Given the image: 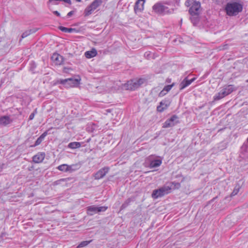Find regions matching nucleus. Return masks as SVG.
<instances>
[{
    "instance_id": "f257e3e1",
    "label": "nucleus",
    "mask_w": 248,
    "mask_h": 248,
    "mask_svg": "<svg viewBox=\"0 0 248 248\" xmlns=\"http://www.w3.org/2000/svg\"><path fill=\"white\" fill-rule=\"evenodd\" d=\"M185 5L190 7L188 11L191 16V21L194 25H197L199 22V10L201 8V2L197 0H187Z\"/></svg>"
},
{
    "instance_id": "f03ea898",
    "label": "nucleus",
    "mask_w": 248,
    "mask_h": 248,
    "mask_svg": "<svg viewBox=\"0 0 248 248\" xmlns=\"http://www.w3.org/2000/svg\"><path fill=\"white\" fill-rule=\"evenodd\" d=\"M228 1L226 4L224 10L226 15L229 16L238 15L242 12L243 5L240 2L239 0H226Z\"/></svg>"
},
{
    "instance_id": "7ed1b4c3",
    "label": "nucleus",
    "mask_w": 248,
    "mask_h": 248,
    "mask_svg": "<svg viewBox=\"0 0 248 248\" xmlns=\"http://www.w3.org/2000/svg\"><path fill=\"white\" fill-rule=\"evenodd\" d=\"M153 11L159 15H165L172 14V9L169 10L164 3V1H159L155 3L152 6Z\"/></svg>"
},
{
    "instance_id": "20e7f679",
    "label": "nucleus",
    "mask_w": 248,
    "mask_h": 248,
    "mask_svg": "<svg viewBox=\"0 0 248 248\" xmlns=\"http://www.w3.org/2000/svg\"><path fill=\"white\" fill-rule=\"evenodd\" d=\"M80 79L68 78L66 79H58L55 81L54 85L62 84L66 88L74 87L78 86Z\"/></svg>"
},
{
    "instance_id": "39448f33",
    "label": "nucleus",
    "mask_w": 248,
    "mask_h": 248,
    "mask_svg": "<svg viewBox=\"0 0 248 248\" xmlns=\"http://www.w3.org/2000/svg\"><path fill=\"white\" fill-rule=\"evenodd\" d=\"M171 190V186H164L159 189L154 190L152 194V197L155 199L162 197L170 193Z\"/></svg>"
},
{
    "instance_id": "423d86ee",
    "label": "nucleus",
    "mask_w": 248,
    "mask_h": 248,
    "mask_svg": "<svg viewBox=\"0 0 248 248\" xmlns=\"http://www.w3.org/2000/svg\"><path fill=\"white\" fill-rule=\"evenodd\" d=\"M102 3V0H94L89 6H88L84 10V15L85 16H88L92 14L97 7H98Z\"/></svg>"
},
{
    "instance_id": "0eeeda50",
    "label": "nucleus",
    "mask_w": 248,
    "mask_h": 248,
    "mask_svg": "<svg viewBox=\"0 0 248 248\" xmlns=\"http://www.w3.org/2000/svg\"><path fill=\"white\" fill-rule=\"evenodd\" d=\"M179 123L178 117L176 115H173L170 119H167L163 124V128L171 127Z\"/></svg>"
},
{
    "instance_id": "6e6552de",
    "label": "nucleus",
    "mask_w": 248,
    "mask_h": 248,
    "mask_svg": "<svg viewBox=\"0 0 248 248\" xmlns=\"http://www.w3.org/2000/svg\"><path fill=\"white\" fill-rule=\"evenodd\" d=\"M180 0H167L164 1V3L165 6H167L169 10L172 9V14L180 6Z\"/></svg>"
},
{
    "instance_id": "1a4fd4ad",
    "label": "nucleus",
    "mask_w": 248,
    "mask_h": 248,
    "mask_svg": "<svg viewBox=\"0 0 248 248\" xmlns=\"http://www.w3.org/2000/svg\"><path fill=\"white\" fill-rule=\"evenodd\" d=\"M109 170L108 167H104L98 170L94 174V177L95 180H99L103 178Z\"/></svg>"
},
{
    "instance_id": "9d476101",
    "label": "nucleus",
    "mask_w": 248,
    "mask_h": 248,
    "mask_svg": "<svg viewBox=\"0 0 248 248\" xmlns=\"http://www.w3.org/2000/svg\"><path fill=\"white\" fill-rule=\"evenodd\" d=\"M236 90L237 88L234 85L230 84L224 86L221 89V91L223 92V94L226 96Z\"/></svg>"
},
{
    "instance_id": "9b49d317",
    "label": "nucleus",
    "mask_w": 248,
    "mask_h": 248,
    "mask_svg": "<svg viewBox=\"0 0 248 248\" xmlns=\"http://www.w3.org/2000/svg\"><path fill=\"white\" fill-rule=\"evenodd\" d=\"M170 102L169 99H164L161 101L159 105L157 107L156 110L159 112H162L170 105Z\"/></svg>"
},
{
    "instance_id": "f8f14e48",
    "label": "nucleus",
    "mask_w": 248,
    "mask_h": 248,
    "mask_svg": "<svg viewBox=\"0 0 248 248\" xmlns=\"http://www.w3.org/2000/svg\"><path fill=\"white\" fill-rule=\"evenodd\" d=\"M53 127L50 128L48 130L45 131L35 141V143L33 145H31L30 146V147H35L39 145H40L42 141L44 140L45 138L48 134V132Z\"/></svg>"
},
{
    "instance_id": "ddd939ff",
    "label": "nucleus",
    "mask_w": 248,
    "mask_h": 248,
    "mask_svg": "<svg viewBox=\"0 0 248 248\" xmlns=\"http://www.w3.org/2000/svg\"><path fill=\"white\" fill-rule=\"evenodd\" d=\"M145 0H138L134 5V11L136 13L141 12L144 9Z\"/></svg>"
},
{
    "instance_id": "4468645a",
    "label": "nucleus",
    "mask_w": 248,
    "mask_h": 248,
    "mask_svg": "<svg viewBox=\"0 0 248 248\" xmlns=\"http://www.w3.org/2000/svg\"><path fill=\"white\" fill-rule=\"evenodd\" d=\"M46 156L44 152H39L32 157V161L35 163H40L43 162Z\"/></svg>"
},
{
    "instance_id": "2eb2a0df",
    "label": "nucleus",
    "mask_w": 248,
    "mask_h": 248,
    "mask_svg": "<svg viewBox=\"0 0 248 248\" xmlns=\"http://www.w3.org/2000/svg\"><path fill=\"white\" fill-rule=\"evenodd\" d=\"M196 79V78H193L191 79H188V77L185 78V79L180 84V90H182L186 87L188 86Z\"/></svg>"
},
{
    "instance_id": "dca6fc26",
    "label": "nucleus",
    "mask_w": 248,
    "mask_h": 248,
    "mask_svg": "<svg viewBox=\"0 0 248 248\" xmlns=\"http://www.w3.org/2000/svg\"><path fill=\"white\" fill-rule=\"evenodd\" d=\"M51 59L57 65H61L63 62V57L57 53H54L51 56Z\"/></svg>"
},
{
    "instance_id": "f3484780",
    "label": "nucleus",
    "mask_w": 248,
    "mask_h": 248,
    "mask_svg": "<svg viewBox=\"0 0 248 248\" xmlns=\"http://www.w3.org/2000/svg\"><path fill=\"white\" fill-rule=\"evenodd\" d=\"M13 120L9 116H2L0 117V125L2 126H6L12 123Z\"/></svg>"
},
{
    "instance_id": "a211bd4d",
    "label": "nucleus",
    "mask_w": 248,
    "mask_h": 248,
    "mask_svg": "<svg viewBox=\"0 0 248 248\" xmlns=\"http://www.w3.org/2000/svg\"><path fill=\"white\" fill-rule=\"evenodd\" d=\"M136 81V79H133L127 82L126 84L128 90H135L139 87Z\"/></svg>"
},
{
    "instance_id": "6ab92c4d",
    "label": "nucleus",
    "mask_w": 248,
    "mask_h": 248,
    "mask_svg": "<svg viewBox=\"0 0 248 248\" xmlns=\"http://www.w3.org/2000/svg\"><path fill=\"white\" fill-rule=\"evenodd\" d=\"M136 200L135 197L133 196L128 198L125 202L122 204L120 207V211L123 210L126 208L128 205H129L132 202H134Z\"/></svg>"
},
{
    "instance_id": "aec40b11",
    "label": "nucleus",
    "mask_w": 248,
    "mask_h": 248,
    "mask_svg": "<svg viewBox=\"0 0 248 248\" xmlns=\"http://www.w3.org/2000/svg\"><path fill=\"white\" fill-rule=\"evenodd\" d=\"M162 163V159H155L152 160L150 162L149 167L150 168H155L158 167L161 165Z\"/></svg>"
},
{
    "instance_id": "412c9836",
    "label": "nucleus",
    "mask_w": 248,
    "mask_h": 248,
    "mask_svg": "<svg viewBox=\"0 0 248 248\" xmlns=\"http://www.w3.org/2000/svg\"><path fill=\"white\" fill-rule=\"evenodd\" d=\"M81 167L79 163L73 164L71 165H68V172L71 173L78 170Z\"/></svg>"
},
{
    "instance_id": "4be33fe9",
    "label": "nucleus",
    "mask_w": 248,
    "mask_h": 248,
    "mask_svg": "<svg viewBox=\"0 0 248 248\" xmlns=\"http://www.w3.org/2000/svg\"><path fill=\"white\" fill-rule=\"evenodd\" d=\"M88 214L90 215H93L97 213V206L95 205H91L87 207Z\"/></svg>"
},
{
    "instance_id": "5701e85b",
    "label": "nucleus",
    "mask_w": 248,
    "mask_h": 248,
    "mask_svg": "<svg viewBox=\"0 0 248 248\" xmlns=\"http://www.w3.org/2000/svg\"><path fill=\"white\" fill-rule=\"evenodd\" d=\"M97 53L95 49L93 48L91 51H87L85 53V56L87 58L90 59L95 57Z\"/></svg>"
},
{
    "instance_id": "b1692460",
    "label": "nucleus",
    "mask_w": 248,
    "mask_h": 248,
    "mask_svg": "<svg viewBox=\"0 0 248 248\" xmlns=\"http://www.w3.org/2000/svg\"><path fill=\"white\" fill-rule=\"evenodd\" d=\"M58 29L64 32L71 33L73 32H78V31L75 28H68L63 26H59Z\"/></svg>"
},
{
    "instance_id": "393cba45",
    "label": "nucleus",
    "mask_w": 248,
    "mask_h": 248,
    "mask_svg": "<svg viewBox=\"0 0 248 248\" xmlns=\"http://www.w3.org/2000/svg\"><path fill=\"white\" fill-rule=\"evenodd\" d=\"M81 143L79 142H71L69 143L67 147L71 149H76L81 147Z\"/></svg>"
},
{
    "instance_id": "a878e982",
    "label": "nucleus",
    "mask_w": 248,
    "mask_h": 248,
    "mask_svg": "<svg viewBox=\"0 0 248 248\" xmlns=\"http://www.w3.org/2000/svg\"><path fill=\"white\" fill-rule=\"evenodd\" d=\"M222 94L223 93L221 90L219 93L216 94L213 97V101H218L225 97V96Z\"/></svg>"
},
{
    "instance_id": "bb28decb",
    "label": "nucleus",
    "mask_w": 248,
    "mask_h": 248,
    "mask_svg": "<svg viewBox=\"0 0 248 248\" xmlns=\"http://www.w3.org/2000/svg\"><path fill=\"white\" fill-rule=\"evenodd\" d=\"M36 66L37 65L34 61H31L30 63L29 70L32 74H35L36 73L35 69H36Z\"/></svg>"
},
{
    "instance_id": "cd10ccee",
    "label": "nucleus",
    "mask_w": 248,
    "mask_h": 248,
    "mask_svg": "<svg viewBox=\"0 0 248 248\" xmlns=\"http://www.w3.org/2000/svg\"><path fill=\"white\" fill-rule=\"evenodd\" d=\"M67 168H68V165L66 164H63L59 165L57 168V169L60 171L67 172L68 171Z\"/></svg>"
},
{
    "instance_id": "c85d7f7f",
    "label": "nucleus",
    "mask_w": 248,
    "mask_h": 248,
    "mask_svg": "<svg viewBox=\"0 0 248 248\" xmlns=\"http://www.w3.org/2000/svg\"><path fill=\"white\" fill-rule=\"evenodd\" d=\"M37 30L31 29L28 31H26L22 34L21 37L22 38H24L29 36V35H30L31 34L35 32Z\"/></svg>"
},
{
    "instance_id": "c756f323",
    "label": "nucleus",
    "mask_w": 248,
    "mask_h": 248,
    "mask_svg": "<svg viewBox=\"0 0 248 248\" xmlns=\"http://www.w3.org/2000/svg\"><path fill=\"white\" fill-rule=\"evenodd\" d=\"M93 240H90L89 241H83L81 242L77 246L78 248L84 247L92 242Z\"/></svg>"
},
{
    "instance_id": "7c9ffc66",
    "label": "nucleus",
    "mask_w": 248,
    "mask_h": 248,
    "mask_svg": "<svg viewBox=\"0 0 248 248\" xmlns=\"http://www.w3.org/2000/svg\"><path fill=\"white\" fill-rule=\"evenodd\" d=\"M241 150L242 152H248V142L243 143L241 146Z\"/></svg>"
},
{
    "instance_id": "2f4dec72",
    "label": "nucleus",
    "mask_w": 248,
    "mask_h": 248,
    "mask_svg": "<svg viewBox=\"0 0 248 248\" xmlns=\"http://www.w3.org/2000/svg\"><path fill=\"white\" fill-rule=\"evenodd\" d=\"M174 85H175V83H173L172 84H171L170 85H166L164 87L163 90L165 92L168 93L171 89V88L174 86Z\"/></svg>"
},
{
    "instance_id": "473e14b6",
    "label": "nucleus",
    "mask_w": 248,
    "mask_h": 248,
    "mask_svg": "<svg viewBox=\"0 0 248 248\" xmlns=\"http://www.w3.org/2000/svg\"><path fill=\"white\" fill-rule=\"evenodd\" d=\"M239 189H240V186H236L234 187L233 191L231 194V196L232 197V196H234L235 195H236L238 193V192L239 191Z\"/></svg>"
},
{
    "instance_id": "72a5a7b5",
    "label": "nucleus",
    "mask_w": 248,
    "mask_h": 248,
    "mask_svg": "<svg viewBox=\"0 0 248 248\" xmlns=\"http://www.w3.org/2000/svg\"><path fill=\"white\" fill-rule=\"evenodd\" d=\"M108 209V206H100L98 207L97 206V213L101 212H105Z\"/></svg>"
},
{
    "instance_id": "f704fd0d",
    "label": "nucleus",
    "mask_w": 248,
    "mask_h": 248,
    "mask_svg": "<svg viewBox=\"0 0 248 248\" xmlns=\"http://www.w3.org/2000/svg\"><path fill=\"white\" fill-rule=\"evenodd\" d=\"M37 108H36L33 112H32L29 116V120H32L34 117L35 115L37 113Z\"/></svg>"
},
{
    "instance_id": "c9c22d12",
    "label": "nucleus",
    "mask_w": 248,
    "mask_h": 248,
    "mask_svg": "<svg viewBox=\"0 0 248 248\" xmlns=\"http://www.w3.org/2000/svg\"><path fill=\"white\" fill-rule=\"evenodd\" d=\"M171 184L176 189H178L181 187V184L178 182H172Z\"/></svg>"
},
{
    "instance_id": "e433bc0d",
    "label": "nucleus",
    "mask_w": 248,
    "mask_h": 248,
    "mask_svg": "<svg viewBox=\"0 0 248 248\" xmlns=\"http://www.w3.org/2000/svg\"><path fill=\"white\" fill-rule=\"evenodd\" d=\"M66 180V179H64V178L60 179L57 181H55L54 182V185H60L62 182H64V181H65Z\"/></svg>"
},
{
    "instance_id": "4c0bfd02",
    "label": "nucleus",
    "mask_w": 248,
    "mask_h": 248,
    "mask_svg": "<svg viewBox=\"0 0 248 248\" xmlns=\"http://www.w3.org/2000/svg\"><path fill=\"white\" fill-rule=\"evenodd\" d=\"M138 84L139 87H140L141 84H142L144 82V79L142 78L136 79V81Z\"/></svg>"
},
{
    "instance_id": "58836bf2",
    "label": "nucleus",
    "mask_w": 248,
    "mask_h": 248,
    "mask_svg": "<svg viewBox=\"0 0 248 248\" xmlns=\"http://www.w3.org/2000/svg\"><path fill=\"white\" fill-rule=\"evenodd\" d=\"M167 93L165 92L163 89L158 94L159 97L164 96Z\"/></svg>"
},
{
    "instance_id": "ea45409f",
    "label": "nucleus",
    "mask_w": 248,
    "mask_h": 248,
    "mask_svg": "<svg viewBox=\"0 0 248 248\" xmlns=\"http://www.w3.org/2000/svg\"><path fill=\"white\" fill-rule=\"evenodd\" d=\"M74 13H75L74 11H71L69 12L67 14V15L66 16V17H69L71 16Z\"/></svg>"
},
{
    "instance_id": "a19ab883",
    "label": "nucleus",
    "mask_w": 248,
    "mask_h": 248,
    "mask_svg": "<svg viewBox=\"0 0 248 248\" xmlns=\"http://www.w3.org/2000/svg\"><path fill=\"white\" fill-rule=\"evenodd\" d=\"M53 13L55 15L57 16H59V17H60V16H61V14H60V13L58 11H53Z\"/></svg>"
},
{
    "instance_id": "79ce46f5",
    "label": "nucleus",
    "mask_w": 248,
    "mask_h": 248,
    "mask_svg": "<svg viewBox=\"0 0 248 248\" xmlns=\"http://www.w3.org/2000/svg\"><path fill=\"white\" fill-rule=\"evenodd\" d=\"M62 1H64L65 3H67L70 5L71 4V0H62Z\"/></svg>"
},
{
    "instance_id": "37998d69",
    "label": "nucleus",
    "mask_w": 248,
    "mask_h": 248,
    "mask_svg": "<svg viewBox=\"0 0 248 248\" xmlns=\"http://www.w3.org/2000/svg\"><path fill=\"white\" fill-rule=\"evenodd\" d=\"M4 166V164L0 163V172H1Z\"/></svg>"
},
{
    "instance_id": "c03bdc74",
    "label": "nucleus",
    "mask_w": 248,
    "mask_h": 248,
    "mask_svg": "<svg viewBox=\"0 0 248 248\" xmlns=\"http://www.w3.org/2000/svg\"><path fill=\"white\" fill-rule=\"evenodd\" d=\"M171 79L170 78H168L167 79H166V82H168V83H170L171 82Z\"/></svg>"
},
{
    "instance_id": "a18cd8bd",
    "label": "nucleus",
    "mask_w": 248,
    "mask_h": 248,
    "mask_svg": "<svg viewBox=\"0 0 248 248\" xmlns=\"http://www.w3.org/2000/svg\"><path fill=\"white\" fill-rule=\"evenodd\" d=\"M150 54L148 52H146L144 54V56L146 57H149Z\"/></svg>"
},
{
    "instance_id": "49530a36",
    "label": "nucleus",
    "mask_w": 248,
    "mask_h": 248,
    "mask_svg": "<svg viewBox=\"0 0 248 248\" xmlns=\"http://www.w3.org/2000/svg\"><path fill=\"white\" fill-rule=\"evenodd\" d=\"M53 1H62V0H49L48 1L49 2H52Z\"/></svg>"
},
{
    "instance_id": "de8ad7c7",
    "label": "nucleus",
    "mask_w": 248,
    "mask_h": 248,
    "mask_svg": "<svg viewBox=\"0 0 248 248\" xmlns=\"http://www.w3.org/2000/svg\"><path fill=\"white\" fill-rule=\"evenodd\" d=\"M2 41V38L0 37V43Z\"/></svg>"
},
{
    "instance_id": "09e8293b",
    "label": "nucleus",
    "mask_w": 248,
    "mask_h": 248,
    "mask_svg": "<svg viewBox=\"0 0 248 248\" xmlns=\"http://www.w3.org/2000/svg\"><path fill=\"white\" fill-rule=\"evenodd\" d=\"M76 0L78 2H80L81 1V0Z\"/></svg>"
},
{
    "instance_id": "8fccbe9b",
    "label": "nucleus",
    "mask_w": 248,
    "mask_h": 248,
    "mask_svg": "<svg viewBox=\"0 0 248 248\" xmlns=\"http://www.w3.org/2000/svg\"><path fill=\"white\" fill-rule=\"evenodd\" d=\"M217 197H215V198H214L212 199V201H214L215 199H217Z\"/></svg>"
},
{
    "instance_id": "3c124183",
    "label": "nucleus",
    "mask_w": 248,
    "mask_h": 248,
    "mask_svg": "<svg viewBox=\"0 0 248 248\" xmlns=\"http://www.w3.org/2000/svg\"><path fill=\"white\" fill-rule=\"evenodd\" d=\"M246 82H248V79L246 80Z\"/></svg>"
},
{
    "instance_id": "603ef678",
    "label": "nucleus",
    "mask_w": 248,
    "mask_h": 248,
    "mask_svg": "<svg viewBox=\"0 0 248 248\" xmlns=\"http://www.w3.org/2000/svg\"><path fill=\"white\" fill-rule=\"evenodd\" d=\"M54 4H58V3H55Z\"/></svg>"
}]
</instances>
